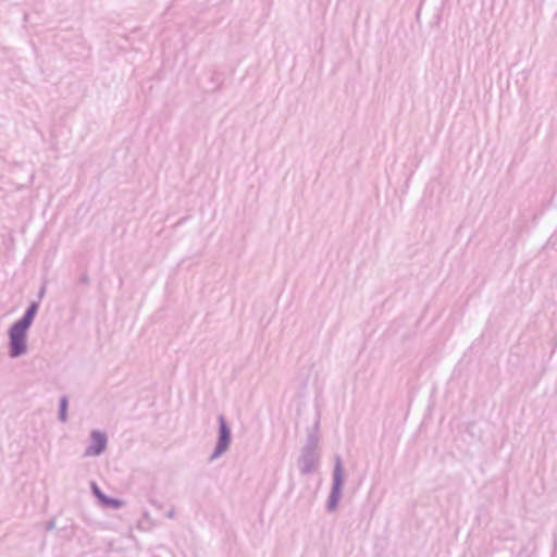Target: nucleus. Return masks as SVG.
<instances>
[{"label": "nucleus", "instance_id": "obj_1", "mask_svg": "<svg viewBox=\"0 0 557 557\" xmlns=\"http://www.w3.org/2000/svg\"><path fill=\"white\" fill-rule=\"evenodd\" d=\"M39 309V301H32L21 319L16 320L8 330L9 356L18 358L27 352V332L32 326Z\"/></svg>", "mask_w": 557, "mask_h": 557}, {"label": "nucleus", "instance_id": "obj_10", "mask_svg": "<svg viewBox=\"0 0 557 557\" xmlns=\"http://www.w3.org/2000/svg\"><path fill=\"white\" fill-rule=\"evenodd\" d=\"M166 517L170 518V519H173L175 517V509L174 508H171L168 512H166Z\"/></svg>", "mask_w": 557, "mask_h": 557}, {"label": "nucleus", "instance_id": "obj_2", "mask_svg": "<svg viewBox=\"0 0 557 557\" xmlns=\"http://www.w3.org/2000/svg\"><path fill=\"white\" fill-rule=\"evenodd\" d=\"M319 420H317L313 426L308 431L306 443L300 450V455L297 459L300 473L308 475L318 470L320 465V451H319Z\"/></svg>", "mask_w": 557, "mask_h": 557}, {"label": "nucleus", "instance_id": "obj_4", "mask_svg": "<svg viewBox=\"0 0 557 557\" xmlns=\"http://www.w3.org/2000/svg\"><path fill=\"white\" fill-rule=\"evenodd\" d=\"M218 440L212 454L209 457L210 461H213L226 453L232 442V431L223 414L218 417Z\"/></svg>", "mask_w": 557, "mask_h": 557}, {"label": "nucleus", "instance_id": "obj_7", "mask_svg": "<svg viewBox=\"0 0 557 557\" xmlns=\"http://www.w3.org/2000/svg\"><path fill=\"white\" fill-rule=\"evenodd\" d=\"M101 505L109 507V508L119 509L124 505V502L122 499L113 498V497H110L107 495V497L103 498V502L101 503Z\"/></svg>", "mask_w": 557, "mask_h": 557}, {"label": "nucleus", "instance_id": "obj_6", "mask_svg": "<svg viewBox=\"0 0 557 557\" xmlns=\"http://www.w3.org/2000/svg\"><path fill=\"white\" fill-rule=\"evenodd\" d=\"M67 407H69V398L66 396H62L59 403V412L58 419L64 423L67 421Z\"/></svg>", "mask_w": 557, "mask_h": 557}, {"label": "nucleus", "instance_id": "obj_5", "mask_svg": "<svg viewBox=\"0 0 557 557\" xmlns=\"http://www.w3.org/2000/svg\"><path fill=\"white\" fill-rule=\"evenodd\" d=\"M107 444H108L107 434L101 431L94 430L90 433V444L87 446L84 455L85 456H99L106 450Z\"/></svg>", "mask_w": 557, "mask_h": 557}, {"label": "nucleus", "instance_id": "obj_9", "mask_svg": "<svg viewBox=\"0 0 557 557\" xmlns=\"http://www.w3.org/2000/svg\"><path fill=\"white\" fill-rule=\"evenodd\" d=\"M79 283L86 285L90 283V278L87 273L82 274V276L79 277Z\"/></svg>", "mask_w": 557, "mask_h": 557}, {"label": "nucleus", "instance_id": "obj_11", "mask_svg": "<svg viewBox=\"0 0 557 557\" xmlns=\"http://www.w3.org/2000/svg\"><path fill=\"white\" fill-rule=\"evenodd\" d=\"M54 525H55V524H54V521H49V522L47 523L46 529H47V530H52V529H54Z\"/></svg>", "mask_w": 557, "mask_h": 557}, {"label": "nucleus", "instance_id": "obj_8", "mask_svg": "<svg viewBox=\"0 0 557 557\" xmlns=\"http://www.w3.org/2000/svg\"><path fill=\"white\" fill-rule=\"evenodd\" d=\"M91 492L100 503H102L103 498L107 497V495L100 490V487L95 482H91Z\"/></svg>", "mask_w": 557, "mask_h": 557}, {"label": "nucleus", "instance_id": "obj_3", "mask_svg": "<svg viewBox=\"0 0 557 557\" xmlns=\"http://www.w3.org/2000/svg\"><path fill=\"white\" fill-rule=\"evenodd\" d=\"M345 483L343 461L339 456L335 457L333 481L331 492L326 502V510L333 512L337 509L339 499L342 497V490Z\"/></svg>", "mask_w": 557, "mask_h": 557}, {"label": "nucleus", "instance_id": "obj_12", "mask_svg": "<svg viewBox=\"0 0 557 557\" xmlns=\"http://www.w3.org/2000/svg\"><path fill=\"white\" fill-rule=\"evenodd\" d=\"M45 295V286H42L38 293V298L41 299Z\"/></svg>", "mask_w": 557, "mask_h": 557}]
</instances>
